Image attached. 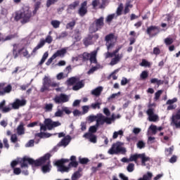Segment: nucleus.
<instances>
[{
    "label": "nucleus",
    "instance_id": "15",
    "mask_svg": "<svg viewBox=\"0 0 180 180\" xmlns=\"http://www.w3.org/2000/svg\"><path fill=\"white\" fill-rule=\"evenodd\" d=\"M27 101L25 99H15V101L13 103H11L10 105L12 106L13 109H19V108L22 106H25L26 103Z\"/></svg>",
    "mask_w": 180,
    "mask_h": 180
},
{
    "label": "nucleus",
    "instance_id": "56",
    "mask_svg": "<svg viewBox=\"0 0 180 180\" xmlns=\"http://www.w3.org/2000/svg\"><path fill=\"white\" fill-rule=\"evenodd\" d=\"M60 143L61 146H64L65 147H66V146L70 143V140H68V139L67 138H64L61 140Z\"/></svg>",
    "mask_w": 180,
    "mask_h": 180
},
{
    "label": "nucleus",
    "instance_id": "60",
    "mask_svg": "<svg viewBox=\"0 0 180 180\" xmlns=\"http://www.w3.org/2000/svg\"><path fill=\"white\" fill-rule=\"evenodd\" d=\"M20 164V162L18 160H13L11 163V168L13 169L15 168H16V166Z\"/></svg>",
    "mask_w": 180,
    "mask_h": 180
},
{
    "label": "nucleus",
    "instance_id": "6",
    "mask_svg": "<svg viewBox=\"0 0 180 180\" xmlns=\"http://www.w3.org/2000/svg\"><path fill=\"white\" fill-rule=\"evenodd\" d=\"M50 86L52 88H56L58 86V84L55 82L51 81V79L49 77H45L43 79L42 86L40 89V92H46L50 89Z\"/></svg>",
    "mask_w": 180,
    "mask_h": 180
},
{
    "label": "nucleus",
    "instance_id": "26",
    "mask_svg": "<svg viewBox=\"0 0 180 180\" xmlns=\"http://www.w3.org/2000/svg\"><path fill=\"white\" fill-rule=\"evenodd\" d=\"M85 86V84H84V80L78 81L75 83V85L73 86L72 89L73 91H79L81 88H84Z\"/></svg>",
    "mask_w": 180,
    "mask_h": 180
},
{
    "label": "nucleus",
    "instance_id": "35",
    "mask_svg": "<svg viewBox=\"0 0 180 180\" xmlns=\"http://www.w3.org/2000/svg\"><path fill=\"white\" fill-rule=\"evenodd\" d=\"M81 169H79L78 171L75 172L72 176V180H77L81 178Z\"/></svg>",
    "mask_w": 180,
    "mask_h": 180
},
{
    "label": "nucleus",
    "instance_id": "51",
    "mask_svg": "<svg viewBox=\"0 0 180 180\" xmlns=\"http://www.w3.org/2000/svg\"><path fill=\"white\" fill-rule=\"evenodd\" d=\"M128 172H133L134 171V163H129L127 167Z\"/></svg>",
    "mask_w": 180,
    "mask_h": 180
},
{
    "label": "nucleus",
    "instance_id": "40",
    "mask_svg": "<svg viewBox=\"0 0 180 180\" xmlns=\"http://www.w3.org/2000/svg\"><path fill=\"white\" fill-rule=\"evenodd\" d=\"M150 83L151 84H157V85H162L164 84V81L159 80L157 78H153L150 79Z\"/></svg>",
    "mask_w": 180,
    "mask_h": 180
},
{
    "label": "nucleus",
    "instance_id": "5",
    "mask_svg": "<svg viewBox=\"0 0 180 180\" xmlns=\"http://www.w3.org/2000/svg\"><path fill=\"white\" fill-rule=\"evenodd\" d=\"M126 154V148L122 146L120 142H116L113 143L111 148L108 150V153L110 155H117V154Z\"/></svg>",
    "mask_w": 180,
    "mask_h": 180
},
{
    "label": "nucleus",
    "instance_id": "9",
    "mask_svg": "<svg viewBox=\"0 0 180 180\" xmlns=\"http://www.w3.org/2000/svg\"><path fill=\"white\" fill-rule=\"evenodd\" d=\"M110 120L108 117L103 115V114L99 113L97 114V120H96V127H99V126H103L105 123L106 124H109Z\"/></svg>",
    "mask_w": 180,
    "mask_h": 180
},
{
    "label": "nucleus",
    "instance_id": "59",
    "mask_svg": "<svg viewBox=\"0 0 180 180\" xmlns=\"http://www.w3.org/2000/svg\"><path fill=\"white\" fill-rule=\"evenodd\" d=\"M68 36V33L67 32H63L60 33V34L57 37V39H64V37H67Z\"/></svg>",
    "mask_w": 180,
    "mask_h": 180
},
{
    "label": "nucleus",
    "instance_id": "39",
    "mask_svg": "<svg viewBox=\"0 0 180 180\" xmlns=\"http://www.w3.org/2000/svg\"><path fill=\"white\" fill-rule=\"evenodd\" d=\"M139 65H141V67H148V68H151V63L146 59H143Z\"/></svg>",
    "mask_w": 180,
    "mask_h": 180
},
{
    "label": "nucleus",
    "instance_id": "38",
    "mask_svg": "<svg viewBox=\"0 0 180 180\" xmlns=\"http://www.w3.org/2000/svg\"><path fill=\"white\" fill-rule=\"evenodd\" d=\"M51 25L54 29H58V27H60V25H61V22L57 20H53L51 22Z\"/></svg>",
    "mask_w": 180,
    "mask_h": 180
},
{
    "label": "nucleus",
    "instance_id": "62",
    "mask_svg": "<svg viewBox=\"0 0 180 180\" xmlns=\"http://www.w3.org/2000/svg\"><path fill=\"white\" fill-rule=\"evenodd\" d=\"M11 143H16L18 141V136L16 134H12L11 137Z\"/></svg>",
    "mask_w": 180,
    "mask_h": 180
},
{
    "label": "nucleus",
    "instance_id": "37",
    "mask_svg": "<svg viewBox=\"0 0 180 180\" xmlns=\"http://www.w3.org/2000/svg\"><path fill=\"white\" fill-rule=\"evenodd\" d=\"M81 58H82L83 61H88L91 57V53L88 52H84L82 55H80Z\"/></svg>",
    "mask_w": 180,
    "mask_h": 180
},
{
    "label": "nucleus",
    "instance_id": "44",
    "mask_svg": "<svg viewBox=\"0 0 180 180\" xmlns=\"http://www.w3.org/2000/svg\"><path fill=\"white\" fill-rule=\"evenodd\" d=\"M21 54L25 57V58H30L31 56L29 54V51L26 48H24V50L22 51Z\"/></svg>",
    "mask_w": 180,
    "mask_h": 180
},
{
    "label": "nucleus",
    "instance_id": "64",
    "mask_svg": "<svg viewBox=\"0 0 180 180\" xmlns=\"http://www.w3.org/2000/svg\"><path fill=\"white\" fill-rule=\"evenodd\" d=\"M115 18V14H110L107 16L106 18V22H110L113 19Z\"/></svg>",
    "mask_w": 180,
    "mask_h": 180
},
{
    "label": "nucleus",
    "instance_id": "7",
    "mask_svg": "<svg viewBox=\"0 0 180 180\" xmlns=\"http://www.w3.org/2000/svg\"><path fill=\"white\" fill-rule=\"evenodd\" d=\"M66 162H70V160L69 159H60V160H57L55 162V165L56 167H58V171H59V172H70L69 166L65 167L64 165V164H65Z\"/></svg>",
    "mask_w": 180,
    "mask_h": 180
},
{
    "label": "nucleus",
    "instance_id": "55",
    "mask_svg": "<svg viewBox=\"0 0 180 180\" xmlns=\"http://www.w3.org/2000/svg\"><path fill=\"white\" fill-rule=\"evenodd\" d=\"M165 43L167 44V46H171V44L174 43V39H172V38L167 37L165 39Z\"/></svg>",
    "mask_w": 180,
    "mask_h": 180
},
{
    "label": "nucleus",
    "instance_id": "32",
    "mask_svg": "<svg viewBox=\"0 0 180 180\" xmlns=\"http://www.w3.org/2000/svg\"><path fill=\"white\" fill-rule=\"evenodd\" d=\"M79 81V77H70L68 80V84L69 85H75V84H77V82H78Z\"/></svg>",
    "mask_w": 180,
    "mask_h": 180
},
{
    "label": "nucleus",
    "instance_id": "49",
    "mask_svg": "<svg viewBox=\"0 0 180 180\" xmlns=\"http://www.w3.org/2000/svg\"><path fill=\"white\" fill-rule=\"evenodd\" d=\"M101 105L102 104L98 102L91 103V105H90V108H91V109H101Z\"/></svg>",
    "mask_w": 180,
    "mask_h": 180
},
{
    "label": "nucleus",
    "instance_id": "10",
    "mask_svg": "<svg viewBox=\"0 0 180 180\" xmlns=\"http://www.w3.org/2000/svg\"><path fill=\"white\" fill-rule=\"evenodd\" d=\"M160 33V27L157 25H150L146 29V34L149 37H155Z\"/></svg>",
    "mask_w": 180,
    "mask_h": 180
},
{
    "label": "nucleus",
    "instance_id": "11",
    "mask_svg": "<svg viewBox=\"0 0 180 180\" xmlns=\"http://www.w3.org/2000/svg\"><path fill=\"white\" fill-rule=\"evenodd\" d=\"M44 124L46 126L48 130H53L54 127H58L61 124V122L59 121L54 122L51 119L48 118L45 120Z\"/></svg>",
    "mask_w": 180,
    "mask_h": 180
},
{
    "label": "nucleus",
    "instance_id": "18",
    "mask_svg": "<svg viewBox=\"0 0 180 180\" xmlns=\"http://www.w3.org/2000/svg\"><path fill=\"white\" fill-rule=\"evenodd\" d=\"M16 130L18 136H23V134H25L26 129H25V124L23 122H20V124L18 126Z\"/></svg>",
    "mask_w": 180,
    "mask_h": 180
},
{
    "label": "nucleus",
    "instance_id": "8",
    "mask_svg": "<svg viewBox=\"0 0 180 180\" xmlns=\"http://www.w3.org/2000/svg\"><path fill=\"white\" fill-rule=\"evenodd\" d=\"M53 41V37H51V36L48 35L45 40L44 39H41L39 43L37 44V46H35L34 48V49L32 51V54H34L37 53V50H39V49H41V47H43L44 46V44H46V43H48V44H51V42Z\"/></svg>",
    "mask_w": 180,
    "mask_h": 180
},
{
    "label": "nucleus",
    "instance_id": "20",
    "mask_svg": "<svg viewBox=\"0 0 180 180\" xmlns=\"http://www.w3.org/2000/svg\"><path fill=\"white\" fill-rule=\"evenodd\" d=\"M83 137L84 139H86L87 140H89V141H91V143H96L97 140H96V136H95L94 134H91V133H85L83 135Z\"/></svg>",
    "mask_w": 180,
    "mask_h": 180
},
{
    "label": "nucleus",
    "instance_id": "1",
    "mask_svg": "<svg viewBox=\"0 0 180 180\" xmlns=\"http://www.w3.org/2000/svg\"><path fill=\"white\" fill-rule=\"evenodd\" d=\"M51 158V154L46 153L43 157L40 158L38 160H33L32 158L24 157L20 161V168L22 169H28L29 164L30 165H32V167H41L44 164H46V161Z\"/></svg>",
    "mask_w": 180,
    "mask_h": 180
},
{
    "label": "nucleus",
    "instance_id": "46",
    "mask_svg": "<svg viewBox=\"0 0 180 180\" xmlns=\"http://www.w3.org/2000/svg\"><path fill=\"white\" fill-rule=\"evenodd\" d=\"M98 127L96 126V125L91 126V127H89V132H87V133H91V134H92L93 133H96V131H97V130H98Z\"/></svg>",
    "mask_w": 180,
    "mask_h": 180
},
{
    "label": "nucleus",
    "instance_id": "3",
    "mask_svg": "<svg viewBox=\"0 0 180 180\" xmlns=\"http://www.w3.org/2000/svg\"><path fill=\"white\" fill-rule=\"evenodd\" d=\"M30 18H32V11L27 10L24 11L15 12L14 20L15 22H19V20L22 19L21 23L25 24L30 22Z\"/></svg>",
    "mask_w": 180,
    "mask_h": 180
},
{
    "label": "nucleus",
    "instance_id": "23",
    "mask_svg": "<svg viewBox=\"0 0 180 180\" xmlns=\"http://www.w3.org/2000/svg\"><path fill=\"white\" fill-rule=\"evenodd\" d=\"M45 162H47V164L42 166L41 171L42 172H44V174H47V172H49L50 171H51V169L50 168L51 167L50 158H49V160H46Z\"/></svg>",
    "mask_w": 180,
    "mask_h": 180
},
{
    "label": "nucleus",
    "instance_id": "50",
    "mask_svg": "<svg viewBox=\"0 0 180 180\" xmlns=\"http://www.w3.org/2000/svg\"><path fill=\"white\" fill-rule=\"evenodd\" d=\"M123 11V4H120L117 8V15L120 16L122 15V11Z\"/></svg>",
    "mask_w": 180,
    "mask_h": 180
},
{
    "label": "nucleus",
    "instance_id": "25",
    "mask_svg": "<svg viewBox=\"0 0 180 180\" xmlns=\"http://www.w3.org/2000/svg\"><path fill=\"white\" fill-rule=\"evenodd\" d=\"M133 8V4H131V1H129L125 4L124 9L123 11L124 15H127V13H130V9Z\"/></svg>",
    "mask_w": 180,
    "mask_h": 180
},
{
    "label": "nucleus",
    "instance_id": "4",
    "mask_svg": "<svg viewBox=\"0 0 180 180\" xmlns=\"http://www.w3.org/2000/svg\"><path fill=\"white\" fill-rule=\"evenodd\" d=\"M103 26H105V18L100 17L94 21V22L90 25L89 30L90 33H96V32H98V30H101Z\"/></svg>",
    "mask_w": 180,
    "mask_h": 180
},
{
    "label": "nucleus",
    "instance_id": "61",
    "mask_svg": "<svg viewBox=\"0 0 180 180\" xmlns=\"http://www.w3.org/2000/svg\"><path fill=\"white\" fill-rule=\"evenodd\" d=\"M89 120V122H96V120H98V114L96 115H90Z\"/></svg>",
    "mask_w": 180,
    "mask_h": 180
},
{
    "label": "nucleus",
    "instance_id": "63",
    "mask_svg": "<svg viewBox=\"0 0 180 180\" xmlns=\"http://www.w3.org/2000/svg\"><path fill=\"white\" fill-rule=\"evenodd\" d=\"M63 113V110H58L56 112H55V117H62Z\"/></svg>",
    "mask_w": 180,
    "mask_h": 180
},
{
    "label": "nucleus",
    "instance_id": "22",
    "mask_svg": "<svg viewBox=\"0 0 180 180\" xmlns=\"http://www.w3.org/2000/svg\"><path fill=\"white\" fill-rule=\"evenodd\" d=\"M13 169V174L15 175H20V174H23L24 175H29V171L27 169L22 170L20 167H15Z\"/></svg>",
    "mask_w": 180,
    "mask_h": 180
},
{
    "label": "nucleus",
    "instance_id": "45",
    "mask_svg": "<svg viewBox=\"0 0 180 180\" xmlns=\"http://www.w3.org/2000/svg\"><path fill=\"white\" fill-rule=\"evenodd\" d=\"M59 0H47L46 1V8H50V6L51 5H54L55 4H57V2Z\"/></svg>",
    "mask_w": 180,
    "mask_h": 180
},
{
    "label": "nucleus",
    "instance_id": "27",
    "mask_svg": "<svg viewBox=\"0 0 180 180\" xmlns=\"http://www.w3.org/2000/svg\"><path fill=\"white\" fill-rule=\"evenodd\" d=\"M103 91V87L98 86L91 91V95H94V96H100Z\"/></svg>",
    "mask_w": 180,
    "mask_h": 180
},
{
    "label": "nucleus",
    "instance_id": "17",
    "mask_svg": "<svg viewBox=\"0 0 180 180\" xmlns=\"http://www.w3.org/2000/svg\"><path fill=\"white\" fill-rule=\"evenodd\" d=\"M122 58H123V53L114 55V58L111 59L110 63V65H116L117 63H120Z\"/></svg>",
    "mask_w": 180,
    "mask_h": 180
},
{
    "label": "nucleus",
    "instance_id": "53",
    "mask_svg": "<svg viewBox=\"0 0 180 180\" xmlns=\"http://www.w3.org/2000/svg\"><path fill=\"white\" fill-rule=\"evenodd\" d=\"M68 167H69V169L72 168V167L77 168V167H78V162H77V161L70 162L68 164Z\"/></svg>",
    "mask_w": 180,
    "mask_h": 180
},
{
    "label": "nucleus",
    "instance_id": "43",
    "mask_svg": "<svg viewBox=\"0 0 180 180\" xmlns=\"http://www.w3.org/2000/svg\"><path fill=\"white\" fill-rule=\"evenodd\" d=\"M172 122L175 126L176 129H180V121H178L175 117H172Z\"/></svg>",
    "mask_w": 180,
    "mask_h": 180
},
{
    "label": "nucleus",
    "instance_id": "34",
    "mask_svg": "<svg viewBox=\"0 0 180 180\" xmlns=\"http://www.w3.org/2000/svg\"><path fill=\"white\" fill-rule=\"evenodd\" d=\"M49 58V52H45L40 60V62L39 63L38 65L41 66L43 65V64H44V63L46 62V60H47V58Z\"/></svg>",
    "mask_w": 180,
    "mask_h": 180
},
{
    "label": "nucleus",
    "instance_id": "47",
    "mask_svg": "<svg viewBox=\"0 0 180 180\" xmlns=\"http://www.w3.org/2000/svg\"><path fill=\"white\" fill-rule=\"evenodd\" d=\"M136 147L141 150L142 148H144L146 147V143L143 141H139L136 143Z\"/></svg>",
    "mask_w": 180,
    "mask_h": 180
},
{
    "label": "nucleus",
    "instance_id": "12",
    "mask_svg": "<svg viewBox=\"0 0 180 180\" xmlns=\"http://www.w3.org/2000/svg\"><path fill=\"white\" fill-rule=\"evenodd\" d=\"M53 101L55 103H65L66 102H68L70 101V98L68 96L64 94H60L59 96H56L55 98H53Z\"/></svg>",
    "mask_w": 180,
    "mask_h": 180
},
{
    "label": "nucleus",
    "instance_id": "24",
    "mask_svg": "<svg viewBox=\"0 0 180 180\" xmlns=\"http://www.w3.org/2000/svg\"><path fill=\"white\" fill-rule=\"evenodd\" d=\"M12 91V86L11 84H8L7 86H4L1 90H0V96H4L5 94H9Z\"/></svg>",
    "mask_w": 180,
    "mask_h": 180
},
{
    "label": "nucleus",
    "instance_id": "58",
    "mask_svg": "<svg viewBox=\"0 0 180 180\" xmlns=\"http://www.w3.org/2000/svg\"><path fill=\"white\" fill-rule=\"evenodd\" d=\"M149 129L152 131L153 134H157V126L151 124Z\"/></svg>",
    "mask_w": 180,
    "mask_h": 180
},
{
    "label": "nucleus",
    "instance_id": "16",
    "mask_svg": "<svg viewBox=\"0 0 180 180\" xmlns=\"http://www.w3.org/2000/svg\"><path fill=\"white\" fill-rule=\"evenodd\" d=\"M146 114L148 116L149 122H158V115L157 114H154V108H148L146 111Z\"/></svg>",
    "mask_w": 180,
    "mask_h": 180
},
{
    "label": "nucleus",
    "instance_id": "28",
    "mask_svg": "<svg viewBox=\"0 0 180 180\" xmlns=\"http://www.w3.org/2000/svg\"><path fill=\"white\" fill-rule=\"evenodd\" d=\"M79 6V1H75L72 4H70L68 6V8L67 9V12H70V11H74V9H76L77 6Z\"/></svg>",
    "mask_w": 180,
    "mask_h": 180
},
{
    "label": "nucleus",
    "instance_id": "41",
    "mask_svg": "<svg viewBox=\"0 0 180 180\" xmlns=\"http://www.w3.org/2000/svg\"><path fill=\"white\" fill-rule=\"evenodd\" d=\"M76 24L77 22H75V20L71 21L66 25V29H70V30H72Z\"/></svg>",
    "mask_w": 180,
    "mask_h": 180
},
{
    "label": "nucleus",
    "instance_id": "36",
    "mask_svg": "<svg viewBox=\"0 0 180 180\" xmlns=\"http://www.w3.org/2000/svg\"><path fill=\"white\" fill-rule=\"evenodd\" d=\"M174 152V146H171L170 148H165V154L166 157H169V155H172V153Z\"/></svg>",
    "mask_w": 180,
    "mask_h": 180
},
{
    "label": "nucleus",
    "instance_id": "54",
    "mask_svg": "<svg viewBox=\"0 0 180 180\" xmlns=\"http://www.w3.org/2000/svg\"><path fill=\"white\" fill-rule=\"evenodd\" d=\"M72 70V68H71V65H69L65 68V69L64 70L65 77H68V74H70V72H71Z\"/></svg>",
    "mask_w": 180,
    "mask_h": 180
},
{
    "label": "nucleus",
    "instance_id": "33",
    "mask_svg": "<svg viewBox=\"0 0 180 180\" xmlns=\"http://www.w3.org/2000/svg\"><path fill=\"white\" fill-rule=\"evenodd\" d=\"M153 178V173L148 172L146 174H144L143 177L139 178L138 180H151Z\"/></svg>",
    "mask_w": 180,
    "mask_h": 180
},
{
    "label": "nucleus",
    "instance_id": "13",
    "mask_svg": "<svg viewBox=\"0 0 180 180\" xmlns=\"http://www.w3.org/2000/svg\"><path fill=\"white\" fill-rule=\"evenodd\" d=\"M88 2L86 1H84L81 4L80 8L78 10V15L81 16V18H84L85 15L88 13Z\"/></svg>",
    "mask_w": 180,
    "mask_h": 180
},
{
    "label": "nucleus",
    "instance_id": "2",
    "mask_svg": "<svg viewBox=\"0 0 180 180\" xmlns=\"http://www.w3.org/2000/svg\"><path fill=\"white\" fill-rule=\"evenodd\" d=\"M139 159L141 160V165L142 167H146V162H148V161H150L151 158L150 157L147 156L146 153H135L133 155H131L129 158H123L121 161L122 162H135L136 165H139Z\"/></svg>",
    "mask_w": 180,
    "mask_h": 180
},
{
    "label": "nucleus",
    "instance_id": "48",
    "mask_svg": "<svg viewBox=\"0 0 180 180\" xmlns=\"http://www.w3.org/2000/svg\"><path fill=\"white\" fill-rule=\"evenodd\" d=\"M53 104L52 103H49L46 104L44 107V110L46 112H51L53 110Z\"/></svg>",
    "mask_w": 180,
    "mask_h": 180
},
{
    "label": "nucleus",
    "instance_id": "29",
    "mask_svg": "<svg viewBox=\"0 0 180 180\" xmlns=\"http://www.w3.org/2000/svg\"><path fill=\"white\" fill-rule=\"evenodd\" d=\"M114 39L115 40H117V37H115V34L110 33L105 36V41H106V43H109V41H112Z\"/></svg>",
    "mask_w": 180,
    "mask_h": 180
},
{
    "label": "nucleus",
    "instance_id": "21",
    "mask_svg": "<svg viewBox=\"0 0 180 180\" xmlns=\"http://www.w3.org/2000/svg\"><path fill=\"white\" fill-rule=\"evenodd\" d=\"M98 55V51H94L90 53L89 61L91 64H98V60H96V56Z\"/></svg>",
    "mask_w": 180,
    "mask_h": 180
},
{
    "label": "nucleus",
    "instance_id": "19",
    "mask_svg": "<svg viewBox=\"0 0 180 180\" xmlns=\"http://www.w3.org/2000/svg\"><path fill=\"white\" fill-rule=\"evenodd\" d=\"M83 44L85 46V47H88V46H91V44H94L92 34H88L87 37L83 39Z\"/></svg>",
    "mask_w": 180,
    "mask_h": 180
},
{
    "label": "nucleus",
    "instance_id": "42",
    "mask_svg": "<svg viewBox=\"0 0 180 180\" xmlns=\"http://www.w3.org/2000/svg\"><path fill=\"white\" fill-rule=\"evenodd\" d=\"M141 79H147L148 78V72L147 70H143L140 75Z\"/></svg>",
    "mask_w": 180,
    "mask_h": 180
},
{
    "label": "nucleus",
    "instance_id": "57",
    "mask_svg": "<svg viewBox=\"0 0 180 180\" xmlns=\"http://www.w3.org/2000/svg\"><path fill=\"white\" fill-rule=\"evenodd\" d=\"M79 161L80 164L85 165L89 161V159H88L86 158H79Z\"/></svg>",
    "mask_w": 180,
    "mask_h": 180
},
{
    "label": "nucleus",
    "instance_id": "31",
    "mask_svg": "<svg viewBox=\"0 0 180 180\" xmlns=\"http://www.w3.org/2000/svg\"><path fill=\"white\" fill-rule=\"evenodd\" d=\"M73 39L75 40V41H80L82 37H81V32L79 30H77L75 31V33L73 34Z\"/></svg>",
    "mask_w": 180,
    "mask_h": 180
},
{
    "label": "nucleus",
    "instance_id": "30",
    "mask_svg": "<svg viewBox=\"0 0 180 180\" xmlns=\"http://www.w3.org/2000/svg\"><path fill=\"white\" fill-rule=\"evenodd\" d=\"M67 53V49H62L60 50H58L54 54L53 57L55 58H57V57H61V56H64Z\"/></svg>",
    "mask_w": 180,
    "mask_h": 180
},
{
    "label": "nucleus",
    "instance_id": "14",
    "mask_svg": "<svg viewBox=\"0 0 180 180\" xmlns=\"http://www.w3.org/2000/svg\"><path fill=\"white\" fill-rule=\"evenodd\" d=\"M23 50H25V47L19 49V44H13V58H18V57H19V56H22V51H23Z\"/></svg>",
    "mask_w": 180,
    "mask_h": 180
},
{
    "label": "nucleus",
    "instance_id": "52",
    "mask_svg": "<svg viewBox=\"0 0 180 180\" xmlns=\"http://www.w3.org/2000/svg\"><path fill=\"white\" fill-rule=\"evenodd\" d=\"M162 94V90H158L155 94V101H158L160 99V97Z\"/></svg>",
    "mask_w": 180,
    "mask_h": 180
}]
</instances>
